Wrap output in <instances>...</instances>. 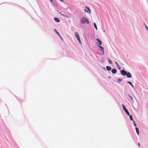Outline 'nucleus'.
I'll use <instances>...</instances> for the list:
<instances>
[{
	"instance_id": "dca6fc26",
	"label": "nucleus",
	"mask_w": 148,
	"mask_h": 148,
	"mask_svg": "<svg viewBox=\"0 0 148 148\" xmlns=\"http://www.w3.org/2000/svg\"><path fill=\"white\" fill-rule=\"evenodd\" d=\"M86 9H87L89 11L90 13L91 14V11H90V9L87 7H86Z\"/></svg>"
},
{
	"instance_id": "f03ea898",
	"label": "nucleus",
	"mask_w": 148,
	"mask_h": 148,
	"mask_svg": "<svg viewBox=\"0 0 148 148\" xmlns=\"http://www.w3.org/2000/svg\"><path fill=\"white\" fill-rule=\"evenodd\" d=\"M80 22L84 24L86 23V22L88 24H89V21L86 17L82 18L81 19Z\"/></svg>"
},
{
	"instance_id": "4be33fe9",
	"label": "nucleus",
	"mask_w": 148,
	"mask_h": 148,
	"mask_svg": "<svg viewBox=\"0 0 148 148\" xmlns=\"http://www.w3.org/2000/svg\"><path fill=\"white\" fill-rule=\"evenodd\" d=\"M84 10L85 12H88L87 11L86 9H84Z\"/></svg>"
},
{
	"instance_id": "f3484780",
	"label": "nucleus",
	"mask_w": 148,
	"mask_h": 148,
	"mask_svg": "<svg viewBox=\"0 0 148 148\" xmlns=\"http://www.w3.org/2000/svg\"><path fill=\"white\" fill-rule=\"evenodd\" d=\"M122 81V79H118V82H121Z\"/></svg>"
},
{
	"instance_id": "1a4fd4ad",
	"label": "nucleus",
	"mask_w": 148,
	"mask_h": 148,
	"mask_svg": "<svg viewBox=\"0 0 148 148\" xmlns=\"http://www.w3.org/2000/svg\"><path fill=\"white\" fill-rule=\"evenodd\" d=\"M106 69L108 71H110L111 69V68L109 66H106Z\"/></svg>"
},
{
	"instance_id": "a878e982",
	"label": "nucleus",
	"mask_w": 148,
	"mask_h": 148,
	"mask_svg": "<svg viewBox=\"0 0 148 148\" xmlns=\"http://www.w3.org/2000/svg\"><path fill=\"white\" fill-rule=\"evenodd\" d=\"M55 31H57L56 30V29H55Z\"/></svg>"
},
{
	"instance_id": "5701e85b",
	"label": "nucleus",
	"mask_w": 148,
	"mask_h": 148,
	"mask_svg": "<svg viewBox=\"0 0 148 148\" xmlns=\"http://www.w3.org/2000/svg\"><path fill=\"white\" fill-rule=\"evenodd\" d=\"M138 145L139 147H140V143H138Z\"/></svg>"
},
{
	"instance_id": "b1692460",
	"label": "nucleus",
	"mask_w": 148,
	"mask_h": 148,
	"mask_svg": "<svg viewBox=\"0 0 148 148\" xmlns=\"http://www.w3.org/2000/svg\"><path fill=\"white\" fill-rule=\"evenodd\" d=\"M60 1H62V2H64V1L63 0H60Z\"/></svg>"
},
{
	"instance_id": "7ed1b4c3",
	"label": "nucleus",
	"mask_w": 148,
	"mask_h": 148,
	"mask_svg": "<svg viewBox=\"0 0 148 148\" xmlns=\"http://www.w3.org/2000/svg\"><path fill=\"white\" fill-rule=\"evenodd\" d=\"M75 36L77 38V40L79 41V43L80 44H81V41L80 40V38L79 37V35L77 32H75Z\"/></svg>"
},
{
	"instance_id": "412c9836",
	"label": "nucleus",
	"mask_w": 148,
	"mask_h": 148,
	"mask_svg": "<svg viewBox=\"0 0 148 148\" xmlns=\"http://www.w3.org/2000/svg\"><path fill=\"white\" fill-rule=\"evenodd\" d=\"M145 27L148 30V27L146 26V25H145Z\"/></svg>"
},
{
	"instance_id": "20e7f679",
	"label": "nucleus",
	"mask_w": 148,
	"mask_h": 148,
	"mask_svg": "<svg viewBox=\"0 0 148 148\" xmlns=\"http://www.w3.org/2000/svg\"><path fill=\"white\" fill-rule=\"evenodd\" d=\"M123 109L128 115H129V113L128 111L126 109L125 106L123 104H122Z\"/></svg>"
},
{
	"instance_id": "0eeeda50",
	"label": "nucleus",
	"mask_w": 148,
	"mask_h": 148,
	"mask_svg": "<svg viewBox=\"0 0 148 148\" xmlns=\"http://www.w3.org/2000/svg\"><path fill=\"white\" fill-rule=\"evenodd\" d=\"M112 72L113 73H115L117 72V71L115 69H114L112 70Z\"/></svg>"
},
{
	"instance_id": "6e6552de",
	"label": "nucleus",
	"mask_w": 148,
	"mask_h": 148,
	"mask_svg": "<svg viewBox=\"0 0 148 148\" xmlns=\"http://www.w3.org/2000/svg\"><path fill=\"white\" fill-rule=\"evenodd\" d=\"M97 41L99 44L100 45H102L101 44H102L101 41L98 38L97 39Z\"/></svg>"
},
{
	"instance_id": "f8f14e48",
	"label": "nucleus",
	"mask_w": 148,
	"mask_h": 148,
	"mask_svg": "<svg viewBox=\"0 0 148 148\" xmlns=\"http://www.w3.org/2000/svg\"><path fill=\"white\" fill-rule=\"evenodd\" d=\"M94 26L95 28L97 29V25H96V23H94Z\"/></svg>"
},
{
	"instance_id": "f257e3e1",
	"label": "nucleus",
	"mask_w": 148,
	"mask_h": 148,
	"mask_svg": "<svg viewBox=\"0 0 148 148\" xmlns=\"http://www.w3.org/2000/svg\"><path fill=\"white\" fill-rule=\"evenodd\" d=\"M121 74L123 76H126L128 78H130L131 77V75L130 72H127L124 70H122L121 71Z\"/></svg>"
},
{
	"instance_id": "ddd939ff",
	"label": "nucleus",
	"mask_w": 148,
	"mask_h": 148,
	"mask_svg": "<svg viewBox=\"0 0 148 148\" xmlns=\"http://www.w3.org/2000/svg\"><path fill=\"white\" fill-rule=\"evenodd\" d=\"M108 61L110 64H112V62L109 58L108 59Z\"/></svg>"
},
{
	"instance_id": "9d476101",
	"label": "nucleus",
	"mask_w": 148,
	"mask_h": 148,
	"mask_svg": "<svg viewBox=\"0 0 148 148\" xmlns=\"http://www.w3.org/2000/svg\"><path fill=\"white\" fill-rule=\"evenodd\" d=\"M135 129L138 135H139V132L138 128L137 127H136Z\"/></svg>"
},
{
	"instance_id": "39448f33",
	"label": "nucleus",
	"mask_w": 148,
	"mask_h": 148,
	"mask_svg": "<svg viewBox=\"0 0 148 148\" xmlns=\"http://www.w3.org/2000/svg\"><path fill=\"white\" fill-rule=\"evenodd\" d=\"M98 45L99 47V48L101 49V50H102V53L103 54L104 53L103 48L101 46H100L99 45Z\"/></svg>"
},
{
	"instance_id": "a211bd4d",
	"label": "nucleus",
	"mask_w": 148,
	"mask_h": 148,
	"mask_svg": "<svg viewBox=\"0 0 148 148\" xmlns=\"http://www.w3.org/2000/svg\"><path fill=\"white\" fill-rule=\"evenodd\" d=\"M133 121V123H134V125L135 126H136V124H135V122L134 121Z\"/></svg>"
},
{
	"instance_id": "2eb2a0df",
	"label": "nucleus",
	"mask_w": 148,
	"mask_h": 148,
	"mask_svg": "<svg viewBox=\"0 0 148 148\" xmlns=\"http://www.w3.org/2000/svg\"><path fill=\"white\" fill-rule=\"evenodd\" d=\"M127 83L130 84L133 87H134L133 85H132V83L131 82H127Z\"/></svg>"
},
{
	"instance_id": "4468645a",
	"label": "nucleus",
	"mask_w": 148,
	"mask_h": 148,
	"mask_svg": "<svg viewBox=\"0 0 148 148\" xmlns=\"http://www.w3.org/2000/svg\"><path fill=\"white\" fill-rule=\"evenodd\" d=\"M129 97H130L132 100L133 102V98L132 96H131L130 94L129 95Z\"/></svg>"
},
{
	"instance_id": "393cba45",
	"label": "nucleus",
	"mask_w": 148,
	"mask_h": 148,
	"mask_svg": "<svg viewBox=\"0 0 148 148\" xmlns=\"http://www.w3.org/2000/svg\"><path fill=\"white\" fill-rule=\"evenodd\" d=\"M50 1L51 2H53V0H50Z\"/></svg>"
},
{
	"instance_id": "423d86ee",
	"label": "nucleus",
	"mask_w": 148,
	"mask_h": 148,
	"mask_svg": "<svg viewBox=\"0 0 148 148\" xmlns=\"http://www.w3.org/2000/svg\"><path fill=\"white\" fill-rule=\"evenodd\" d=\"M54 19L55 21L59 23L60 22V19L57 18L55 17L54 18Z\"/></svg>"
},
{
	"instance_id": "9b49d317",
	"label": "nucleus",
	"mask_w": 148,
	"mask_h": 148,
	"mask_svg": "<svg viewBox=\"0 0 148 148\" xmlns=\"http://www.w3.org/2000/svg\"><path fill=\"white\" fill-rule=\"evenodd\" d=\"M128 116H129V117H130V119L131 120V121H134L133 120V119L132 118V115H130V114H129V115H128Z\"/></svg>"
},
{
	"instance_id": "6ab92c4d",
	"label": "nucleus",
	"mask_w": 148,
	"mask_h": 148,
	"mask_svg": "<svg viewBox=\"0 0 148 148\" xmlns=\"http://www.w3.org/2000/svg\"><path fill=\"white\" fill-rule=\"evenodd\" d=\"M56 33L59 36H60V37H61L60 36V35H59V33L58 32H57V31H56Z\"/></svg>"
},
{
	"instance_id": "aec40b11",
	"label": "nucleus",
	"mask_w": 148,
	"mask_h": 148,
	"mask_svg": "<svg viewBox=\"0 0 148 148\" xmlns=\"http://www.w3.org/2000/svg\"><path fill=\"white\" fill-rule=\"evenodd\" d=\"M115 63H116V64L117 65H119L118 64L117 62H115Z\"/></svg>"
}]
</instances>
